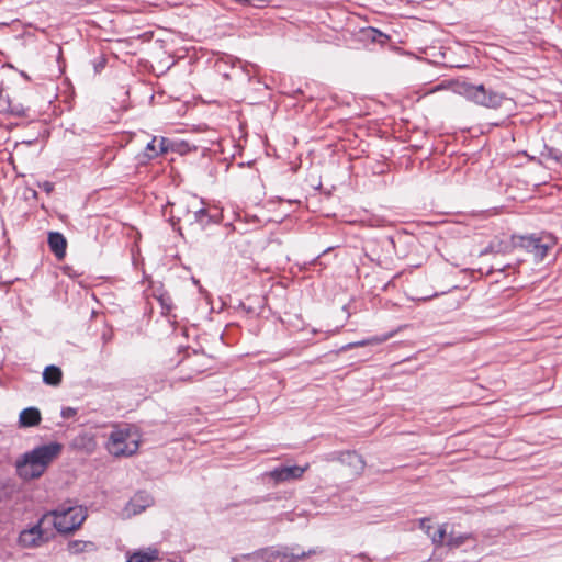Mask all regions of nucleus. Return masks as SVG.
<instances>
[{
  "instance_id": "9",
  "label": "nucleus",
  "mask_w": 562,
  "mask_h": 562,
  "mask_svg": "<svg viewBox=\"0 0 562 562\" xmlns=\"http://www.w3.org/2000/svg\"><path fill=\"white\" fill-rule=\"evenodd\" d=\"M221 220V213L217 210L211 211L203 206V204H198L191 214L190 221L188 223L189 226H198L201 229L206 228L210 224L218 223Z\"/></svg>"
},
{
  "instance_id": "36",
  "label": "nucleus",
  "mask_w": 562,
  "mask_h": 562,
  "mask_svg": "<svg viewBox=\"0 0 562 562\" xmlns=\"http://www.w3.org/2000/svg\"><path fill=\"white\" fill-rule=\"evenodd\" d=\"M267 499H268V497H258V498H255V499L244 501V504H249V505H251V504H259V503H261L263 501H267Z\"/></svg>"
},
{
  "instance_id": "28",
  "label": "nucleus",
  "mask_w": 562,
  "mask_h": 562,
  "mask_svg": "<svg viewBox=\"0 0 562 562\" xmlns=\"http://www.w3.org/2000/svg\"><path fill=\"white\" fill-rule=\"evenodd\" d=\"M236 2L244 4V5L261 8L263 3H268V2H270V0H236Z\"/></svg>"
},
{
  "instance_id": "35",
  "label": "nucleus",
  "mask_w": 562,
  "mask_h": 562,
  "mask_svg": "<svg viewBox=\"0 0 562 562\" xmlns=\"http://www.w3.org/2000/svg\"><path fill=\"white\" fill-rule=\"evenodd\" d=\"M381 246L384 247H394V240L392 237H386L381 241Z\"/></svg>"
},
{
  "instance_id": "32",
  "label": "nucleus",
  "mask_w": 562,
  "mask_h": 562,
  "mask_svg": "<svg viewBox=\"0 0 562 562\" xmlns=\"http://www.w3.org/2000/svg\"><path fill=\"white\" fill-rule=\"evenodd\" d=\"M513 268H514V267H513L510 263H507V265L502 266V267H495V266H493V267L491 268V270L488 271V273H493V272H504V271H506V270H508V269H513Z\"/></svg>"
},
{
  "instance_id": "26",
  "label": "nucleus",
  "mask_w": 562,
  "mask_h": 562,
  "mask_svg": "<svg viewBox=\"0 0 562 562\" xmlns=\"http://www.w3.org/2000/svg\"><path fill=\"white\" fill-rule=\"evenodd\" d=\"M344 451H331L324 454L323 460L326 462H341Z\"/></svg>"
},
{
  "instance_id": "1",
  "label": "nucleus",
  "mask_w": 562,
  "mask_h": 562,
  "mask_svg": "<svg viewBox=\"0 0 562 562\" xmlns=\"http://www.w3.org/2000/svg\"><path fill=\"white\" fill-rule=\"evenodd\" d=\"M61 451V443L49 442L23 453L15 462L18 475L27 481L38 479Z\"/></svg>"
},
{
  "instance_id": "10",
  "label": "nucleus",
  "mask_w": 562,
  "mask_h": 562,
  "mask_svg": "<svg viewBox=\"0 0 562 562\" xmlns=\"http://www.w3.org/2000/svg\"><path fill=\"white\" fill-rule=\"evenodd\" d=\"M308 469V465L300 467V465H281L274 468L270 472V476L276 482H286L291 480H297L303 476L305 471Z\"/></svg>"
},
{
  "instance_id": "24",
  "label": "nucleus",
  "mask_w": 562,
  "mask_h": 562,
  "mask_svg": "<svg viewBox=\"0 0 562 562\" xmlns=\"http://www.w3.org/2000/svg\"><path fill=\"white\" fill-rule=\"evenodd\" d=\"M262 552H263V548L256 550L251 553L243 554L241 559L247 562H267L266 555Z\"/></svg>"
},
{
  "instance_id": "34",
  "label": "nucleus",
  "mask_w": 562,
  "mask_h": 562,
  "mask_svg": "<svg viewBox=\"0 0 562 562\" xmlns=\"http://www.w3.org/2000/svg\"><path fill=\"white\" fill-rule=\"evenodd\" d=\"M40 188L43 189L46 193H50L54 190V183L49 181H44L40 184Z\"/></svg>"
},
{
  "instance_id": "19",
  "label": "nucleus",
  "mask_w": 562,
  "mask_h": 562,
  "mask_svg": "<svg viewBox=\"0 0 562 562\" xmlns=\"http://www.w3.org/2000/svg\"><path fill=\"white\" fill-rule=\"evenodd\" d=\"M469 538L470 536L465 533L454 535L453 532H450L447 537L446 546L450 549H456L464 544Z\"/></svg>"
},
{
  "instance_id": "21",
  "label": "nucleus",
  "mask_w": 562,
  "mask_h": 562,
  "mask_svg": "<svg viewBox=\"0 0 562 562\" xmlns=\"http://www.w3.org/2000/svg\"><path fill=\"white\" fill-rule=\"evenodd\" d=\"M447 533L446 525H441L434 533L430 532L431 541L435 546L441 547L446 544Z\"/></svg>"
},
{
  "instance_id": "14",
  "label": "nucleus",
  "mask_w": 562,
  "mask_h": 562,
  "mask_svg": "<svg viewBox=\"0 0 562 562\" xmlns=\"http://www.w3.org/2000/svg\"><path fill=\"white\" fill-rule=\"evenodd\" d=\"M41 420V412L36 407H27L20 413L19 424L21 427H34L37 426Z\"/></svg>"
},
{
  "instance_id": "29",
  "label": "nucleus",
  "mask_w": 562,
  "mask_h": 562,
  "mask_svg": "<svg viewBox=\"0 0 562 562\" xmlns=\"http://www.w3.org/2000/svg\"><path fill=\"white\" fill-rule=\"evenodd\" d=\"M419 528L423 529L427 533V536H430V531L432 530V526L430 525V518H420Z\"/></svg>"
},
{
  "instance_id": "2",
  "label": "nucleus",
  "mask_w": 562,
  "mask_h": 562,
  "mask_svg": "<svg viewBox=\"0 0 562 562\" xmlns=\"http://www.w3.org/2000/svg\"><path fill=\"white\" fill-rule=\"evenodd\" d=\"M47 522L63 535H69L79 529L87 518V510L82 506H72L70 502L60 504L56 509L47 512Z\"/></svg>"
},
{
  "instance_id": "31",
  "label": "nucleus",
  "mask_w": 562,
  "mask_h": 562,
  "mask_svg": "<svg viewBox=\"0 0 562 562\" xmlns=\"http://www.w3.org/2000/svg\"><path fill=\"white\" fill-rule=\"evenodd\" d=\"M77 414V411L72 407H65L61 409V416L64 418H70L74 417Z\"/></svg>"
},
{
  "instance_id": "33",
  "label": "nucleus",
  "mask_w": 562,
  "mask_h": 562,
  "mask_svg": "<svg viewBox=\"0 0 562 562\" xmlns=\"http://www.w3.org/2000/svg\"><path fill=\"white\" fill-rule=\"evenodd\" d=\"M159 301H160V304H161L162 308L167 310L168 312L172 308V304H171L170 297L166 299V297L161 296L159 299Z\"/></svg>"
},
{
  "instance_id": "12",
  "label": "nucleus",
  "mask_w": 562,
  "mask_h": 562,
  "mask_svg": "<svg viewBox=\"0 0 562 562\" xmlns=\"http://www.w3.org/2000/svg\"><path fill=\"white\" fill-rule=\"evenodd\" d=\"M340 463L348 467L350 469V474L353 476L361 475L366 468V462L362 456L355 450H345Z\"/></svg>"
},
{
  "instance_id": "16",
  "label": "nucleus",
  "mask_w": 562,
  "mask_h": 562,
  "mask_svg": "<svg viewBox=\"0 0 562 562\" xmlns=\"http://www.w3.org/2000/svg\"><path fill=\"white\" fill-rule=\"evenodd\" d=\"M67 549L71 554L90 552L97 550V546L92 541L71 540L67 544Z\"/></svg>"
},
{
  "instance_id": "20",
  "label": "nucleus",
  "mask_w": 562,
  "mask_h": 562,
  "mask_svg": "<svg viewBox=\"0 0 562 562\" xmlns=\"http://www.w3.org/2000/svg\"><path fill=\"white\" fill-rule=\"evenodd\" d=\"M364 34L367 38L371 40L372 42L380 43L382 45L390 40V37L386 34L374 27H369L368 30L364 31Z\"/></svg>"
},
{
  "instance_id": "22",
  "label": "nucleus",
  "mask_w": 562,
  "mask_h": 562,
  "mask_svg": "<svg viewBox=\"0 0 562 562\" xmlns=\"http://www.w3.org/2000/svg\"><path fill=\"white\" fill-rule=\"evenodd\" d=\"M157 142H158V137H153V139L147 144V146L145 148V153L143 154L144 158H146L147 160H151V159L158 157L159 155H161L159 153V147L156 144Z\"/></svg>"
},
{
  "instance_id": "30",
  "label": "nucleus",
  "mask_w": 562,
  "mask_h": 562,
  "mask_svg": "<svg viewBox=\"0 0 562 562\" xmlns=\"http://www.w3.org/2000/svg\"><path fill=\"white\" fill-rule=\"evenodd\" d=\"M105 65H106V58H105V57H103V56H100V57L94 61V64H93L94 71H95L97 74L101 72V71L104 69Z\"/></svg>"
},
{
  "instance_id": "3",
  "label": "nucleus",
  "mask_w": 562,
  "mask_h": 562,
  "mask_svg": "<svg viewBox=\"0 0 562 562\" xmlns=\"http://www.w3.org/2000/svg\"><path fill=\"white\" fill-rule=\"evenodd\" d=\"M463 93L468 100L475 104L494 110L501 108L506 100L503 93L486 88L483 83H465L463 86Z\"/></svg>"
},
{
  "instance_id": "38",
  "label": "nucleus",
  "mask_w": 562,
  "mask_h": 562,
  "mask_svg": "<svg viewBox=\"0 0 562 562\" xmlns=\"http://www.w3.org/2000/svg\"><path fill=\"white\" fill-rule=\"evenodd\" d=\"M368 342H369V341H367V340L352 342V344H349V345H348V348L364 346V345H367Z\"/></svg>"
},
{
  "instance_id": "7",
  "label": "nucleus",
  "mask_w": 562,
  "mask_h": 562,
  "mask_svg": "<svg viewBox=\"0 0 562 562\" xmlns=\"http://www.w3.org/2000/svg\"><path fill=\"white\" fill-rule=\"evenodd\" d=\"M321 552L322 550L318 549L294 552V549L291 550L289 547H266L262 553L266 555L267 562H301L303 559Z\"/></svg>"
},
{
  "instance_id": "4",
  "label": "nucleus",
  "mask_w": 562,
  "mask_h": 562,
  "mask_svg": "<svg viewBox=\"0 0 562 562\" xmlns=\"http://www.w3.org/2000/svg\"><path fill=\"white\" fill-rule=\"evenodd\" d=\"M49 514H44L31 528L23 529L18 537V544L22 548H38L54 538V532L45 527Z\"/></svg>"
},
{
  "instance_id": "11",
  "label": "nucleus",
  "mask_w": 562,
  "mask_h": 562,
  "mask_svg": "<svg viewBox=\"0 0 562 562\" xmlns=\"http://www.w3.org/2000/svg\"><path fill=\"white\" fill-rule=\"evenodd\" d=\"M154 505V497L146 491H138L126 504L125 510L130 515H138Z\"/></svg>"
},
{
  "instance_id": "15",
  "label": "nucleus",
  "mask_w": 562,
  "mask_h": 562,
  "mask_svg": "<svg viewBox=\"0 0 562 562\" xmlns=\"http://www.w3.org/2000/svg\"><path fill=\"white\" fill-rule=\"evenodd\" d=\"M63 380L61 369L57 366L49 364L43 371V382L47 385L58 386Z\"/></svg>"
},
{
  "instance_id": "13",
  "label": "nucleus",
  "mask_w": 562,
  "mask_h": 562,
  "mask_svg": "<svg viewBox=\"0 0 562 562\" xmlns=\"http://www.w3.org/2000/svg\"><path fill=\"white\" fill-rule=\"evenodd\" d=\"M47 243L52 252L59 259L66 254L67 240L59 232H49Z\"/></svg>"
},
{
  "instance_id": "27",
  "label": "nucleus",
  "mask_w": 562,
  "mask_h": 562,
  "mask_svg": "<svg viewBox=\"0 0 562 562\" xmlns=\"http://www.w3.org/2000/svg\"><path fill=\"white\" fill-rule=\"evenodd\" d=\"M0 111L1 112H9V113L15 114L18 116H23L24 115V110L23 109L13 108V106H11L10 103H8L7 106H4L3 104L0 103Z\"/></svg>"
},
{
  "instance_id": "37",
  "label": "nucleus",
  "mask_w": 562,
  "mask_h": 562,
  "mask_svg": "<svg viewBox=\"0 0 562 562\" xmlns=\"http://www.w3.org/2000/svg\"><path fill=\"white\" fill-rule=\"evenodd\" d=\"M356 559L362 560V561H371L369 555L364 552H361L355 557Z\"/></svg>"
},
{
  "instance_id": "5",
  "label": "nucleus",
  "mask_w": 562,
  "mask_h": 562,
  "mask_svg": "<svg viewBox=\"0 0 562 562\" xmlns=\"http://www.w3.org/2000/svg\"><path fill=\"white\" fill-rule=\"evenodd\" d=\"M128 429H114L109 437L108 450L114 457H131L138 450V441L130 440Z\"/></svg>"
},
{
  "instance_id": "8",
  "label": "nucleus",
  "mask_w": 562,
  "mask_h": 562,
  "mask_svg": "<svg viewBox=\"0 0 562 562\" xmlns=\"http://www.w3.org/2000/svg\"><path fill=\"white\" fill-rule=\"evenodd\" d=\"M198 204H203V201H199L195 196L180 199L176 202L169 203L172 213L170 221L173 229L180 231V228H176L177 223L180 221H184L187 224L189 223L190 214Z\"/></svg>"
},
{
  "instance_id": "25",
  "label": "nucleus",
  "mask_w": 562,
  "mask_h": 562,
  "mask_svg": "<svg viewBox=\"0 0 562 562\" xmlns=\"http://www.w3.org/2000/svg\"><path fill=\"white\" fill-rule=\"evenodd\" d=\"M158 147L160 154H166L175 150V143L169 138L160 137L158 138Z\"/></svg>"
},
{
  "instance_id": "18",
  "label": "nucleus",
  "mask_w": 562,
  "mask_h": 562,
  "mask_svg": "<svg viewBox=\"0 0 562 562\" xmlns=\"http://www.w3.org/2000/svg\"><path fill=\"white\" fill-rule=\"evenodd\" d=\"M540 156L546 160H551L555 165L562 166V153L555 147L544 145Z\"/></svg>"
},
{
  "instance_id": "40",
  "label": "nucleus",
  "mask_w": 562,
  "mask_h": 562,
  "mask_svg": "<svg viewBox=\"0 0 562 562\" xmlns=\"http://www.w3.org/2000/svg\"><path fill=\"white\" fill-rule=\"evenodd\" d=\"M490 248L491 247L486 248L484 251H482V254H487L490 251Z\"/></svg>"
},
{
  "instance_id": "23",
  "label": "nucleus",
  "mask_w": 562,
  "mask_h": 562,
  "mask_svg": "<svg viewBox=\"0 0 562 562\" xmlns=\"http://www.w3.org/2000/svg\"><path fill=\"white\" fill-rule=\"evenodd\" d=\"M157 559V551H153L151 554L145 552H134L130 555L127 562H153Z\"/></svg>"
},
{
  "instance_id": "17",
  "label": "nucleus",
  "mask_w": 562,
  "mask_h": 562,
  "mask_svg": "<svg viewBox=\"0 0 562 562\" xmlns=\"http://www.w3.org/2000/svg\"><path fill=\"white\" fill-rule=\"evenodd\" d=\"M181 366L183 368H188L191 370L190 373H188L181 378L182 380H187V381H191L195 375L203 373L205 371V368L203 366L196 364L195 358L189 357L188 359H186L184 361L181 362Z\"/></svg>"
},
{
  "instance_id": "6",
  "label": "nucleus",
  "mask_w": 562,
  "mask_h": 562,
  "mask_svg": "<svg viewBox=\"0 0 562 562\" xmlns=\"http://www.w3.org/2000/svg\"><path fill=\"white\" fill-rule=\"evenodd\" d=\"M512 246L531 254L537 262L542 261L550 249V245L544 244L540 237L535 235H512Z\"/></svg>"
},
{
  "instance_id": "39",
  "label": "nucleus",
  "mask_w": 562,
  "mask_h": 562,
  "mask_svg": "<svg viewBox=\"0 0 562 562\" xmlns=\"http://www.w3.org/2000/svg\"><path fill=\"white\" fill-rule=\"evenodd\" d=\"M367 256L370 258L371 261H374L378 265H382V261L380 260V258H374L373 256H371L369 254H367Z\"/></svg>"
}]
</instances>
